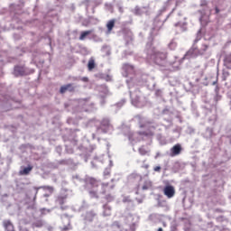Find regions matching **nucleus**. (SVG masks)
Returning a JSON list of instances; mask_svg holds the SVG:
<instances>
[{
  "label": "nucleus",
  "mask_w": 231,
  "mask_h": 231,
  "mask_svg": "<svg viewBox=\"0 0 231 231\" xmlns=\"http://www.w3.org/2000/svg\"><path fill=\"white\" fill-rule=\"evenodd\" d=\"M158 23H160V21H155V22H154V24H158Z\"/></svg>",
  "instance_id": "31"
},
{
  "label": "nucleus",
  "mask_w": 231,
  "mask_h": 231,
  "mask_svg": "<svg viewBox=\"0 0 231 231\" xmlns=\"http://www.w3.org/2000/svg\"><path fill=\"white\" fill-rule=\"evenodd\" d=\"M95 59L90 58L88 63V71H93V69H95Z\"/></svg>",
  "instance_id": "14"
},
{
  "label": "nucleus",
  "mask_w": 231,
  "mask_h": 231,
  "mask_svg": "<svg viewBox=\"0 0 231 231\" xmlns=\"http://www.w3.org/2000/svg\"><path fill=\"white\" fill-rule=\"evenodd\" d=\"M223 75L226 79V77H229L230 73L226 71V72H224Z\"/></svg>",
  "instance_id": "29"
},
{
  "label": "nucleus",
  "mask_w": 231,
  "mask_h": 231,
  "mask_svg": "<svg viewBox=\"0 0 231 231\" xmlns=\"http://www.w3.org/2000/svg\"><path fill=\"white\" fill-rule=\"evenodd\" d=\"M215 12H216V14H219V8L216 7Z\"/></svg>",
  "instance_id": "30"
},
{
  "label": "nucleus",
  "mask_w": 231,
  "mask_h": 231,
  "mask_svg": "<svg viewBox=\"0 0 231 231\" xmlns=\"http://www.w3.org/2000/svg\"><path fill=\"white\" fill-rule=\"evenodd\" d=\"M134 180H142V178L138 175L133 174L130 176L129 181L131 183H133V181H134Z\"/></svg>",
  "instance_id": "21"
},
{
  "label": "nucleus",
  "mask_w": 231,
  "mask_h": 231,
  "mask_svg": "<svg viewBox=\"0 0 231 231\" xmlns=\"http://www.w3.org/2000/svg\"><path fill=\"white\" fill-rule=\"evenodd\" d=\"M163 194L168 198V199H171L176 195V189L173 188L172 185H167L163 189Z\"/></svg>",
  "instance_id": "3"
},
{
  "label": "nucleus",
  "mask_w": 231,
  "mask_h": 231,
  "mask_svg": "<svg viewBox=\"0 0 231 231\" xmlns=\"http://www.w3.org/2000/svg\"><path fill=\"white\" fill-rule=\"evenodd\" d=\"M95 217H97V213H95V211L91 210V211H88L86 213L85 220L89 221L91 223V221H93V219H95Z\"/></svg>",
  "instance_id": "10"
},
{
  "label": "nucleus",
  "mask_w": 231,
  "mask_h": 231,
  "mask_svg": "<svg viewBox=\"0 0 231 231\" xmlns=\"http://www.w3.org/2000/svg\"><path fill=\"white\" fill-rule=\"evenodd\" d=\"M153 171H154L155 172H160V171H162V167H160V166H155V167L153 168Z\"/></svg>",
  "instance_id": "25"
},
{
  "label": "nucleus",
  "mask_w": 231,
  "mask_h": 231,
  "mask_svg": "<svg viewBox=\"0 0 231 231\" xmlns=\"http://www.w3.org/2000/svg\"><path fill=\"white\" fill-rule=\"evenodd\" d=\"M138 151L141 156H145V154L149 153V150L145 146H141Z\"/></svg>",
  "instance_id": "18"
},
{
  "label": "nucleus",
  "mask_w": 231,
  "mask_h": 231,
  "mask_svg": "<svg viewBox=\"0 0 231 231\" xmlns=\"http://www.w3.org/2000/svg\"><path fill=\"white\" fill-rule=\"evenodd\" d=\"M48 196H50V195H44L45 198H48Z\"/></svg>",
  "instance_id": "34"
},
{
  "label": "nucleus",
  "mask_w": 231,
  "mask_h": 231,
  "mask_svg": "<svg viewBox=\"0 0 231 231\" xmlns=\"http://www.w3.org/2000/svg\"><path fill=\"white\" fill-rule=\"evenodd\" d=\"M66 91H69L70 93H73V91H75V87H73V84L69 83L67 85L60 87V93H61V95H64Z\"/></svg>",
  "instance_id": "5"
},
{
  "label": "nucleus",
  "mask_w": 231,
  "mask_h": 231,
  "mask_svg": "<svg viewBox=\"0 0 231 231\" xmlns=\"http://www.w3.org/2000/svg\"><path fill=\"white\" fill-rule=\"evenodd\" d=\"M151 187H152V182L151 180H146L143 185V190H149Z\"/></svg>",
  "instance_id": "16"
},
{
  "label": "nucleus",
  "mask_w": 231,
  "mask_h": 231,
  "mask_svg": "<svg viewBox=\"0 0 231 231\" xmlns=\"http://www.w3.org/2000/svg\"><path fill=\"white\" fill-rule=\"evenodd\" d=\"M87 183L88 185H90L92 189H98V186L100 185V180L93 177H89L87 179Z\"/></svg>",
  "instance_id": "6"
},
{
  "label": "nucleus",
  "mask_w": 231,
  "mask_h": 231,
  "mask_svg": "<svg viewBox=\"0 0 231 231\" xmlns=\"http://www.w3.org/2000/svg\"><path fill=\"white\" fill-rule=\"evenodd\" d=\"M109 79H110L109 76H106V80H109Z\"/></svg>",
  "instance_id": "33"
},
{
  "label": "nucleus",
  "mask_w": 231,
  "mask_h": 231,
  "mask_svg": "<svg viewBox=\"0 0 231 231\" xmlns=\"http://www.w3.org/2000/svg\"><path fill=\"white\" fill-rule=\"evenodd\" d=\"M34 226H37V227L42 226V222H36L34 224Z\"/></svg>",
  "instance_id": "27"
},
{
  "label": "nucleus",
  "mask_w": 231,
  "mask_h": 231,
  "mask_svg": "<svg viewBox=\"0 0 231 231\" xmlns=\"http://www.w3.org/2000/svg\"><path fill=\"white\" fill-rule=\"evenodd\" d=\"M81 80L82 82H89V79L88 77H83Z\"/></svg>",
  "instance_id": "26"
},
{
  "label": "nucleus",
  "mask_w": 231,
  "mask_h": 231,
  "mask_svg": "<svg viewBox=\"0 0 231 231\" xmlns=\"http://www.w3.org/2000/svg\"><path fill=\"white\" fill-rule=\"evenodd\" d=\"M181 151H183L181 144L177 143L171 148V156H180V154H181Z\"/></svg>",
  "instance_id": "4"
},
{
  "label": "nucleus",
  "mask_w": 231,
  "mask_h": 231,
  "mask_svg": "<svg viewBox=\"0 0 231 231\" xmlns=\"http://www.w3.org/2000/svg\"><path fill=\"white\" fill-rule=\"evenodd\" d=\"M14 75L16 77H19V76L23 77V75H24V69L23 67H19V66L15 67L14 68Z\"/></svg>",
  "instance_id": "12"
},
{
  "label": "nucleus",
  "mask_w": 231,
  "mask_h": 231,
  "mask_svg": "<svg viewBox=\"0 0 231 231\" xmlns=\"http://www.w3.org/2000/svg\"><path fill=\"white\" fill-rule=\"evenodd\" d=\"M70 228H69V226H63L62 227V231H68V230H69Z\"/></svg>",
  "instance_id": "28"
},
{
  "label": "nucleus",
  "mask_w": 231,
  "mask_h": 231,
  "mask_svg": "<svg viewBox=\"0 0 231 231\" xmlns=\"http://www.w3.org/2000/svg\"><path fill=\"white\" fill-rule=\"evenodd\" d=\"M105 199H106V201H111L113 199V195L111 194V192L106 193Z\"/></svg>",
  "instance_id": "22"
},
{
  "label": "nucleus",
  "mask_w": 231,
  "mask_h": 231,
  "mask_svg": "<svg viewBox=\"0 0 231 231\" xmlns=\"http://www.w3.org/2000/svg\"><path fill=\"white\" fill-rule=\"evenodd\" d=\"M91 33H93V31L91 30L82 32L79 36V41H84V39H86L88 35H91Z\"/></svg>",
  "instance_id": "15"
},
{
  "label": "nucleus",
  "mask_w": 231,
  "mask_h": 231,
  "mask_svg": "<svg viewBox=\"0 0 231 231\" xmlns=\"http://www.w3.org/2000/svg\"><path fill=\"white\" fill-rule=\"evenodd\" d=\"M124 69H134V67L129 64H125L124 65Z\"/></svg>",
  "instance_id": "23"
},
{
  "label": "nucleus",
  "mask_w": 231,
  "mask_h": 231,
  "mask_svg": "<svg viewBox=\"0 0 231 231\" xmlns=\"http://www.w3.org/2000/svg\"><path fill=\"white\" fill-rule=\"evenodd\" d=\"M227 44H231V40H229V41L227 42Z\"/></svg>",
  "instance_id": "32"
},
{
  "label": "nucleus",
  "mask_w": 231,
  "mask_h": 231,
  "mask_svg": "<svg viewBox=\"0 0 231 231\" xmlns=\"http://www.w3.org/2000/svg\"><path fill=\"white\" fill-rule=\"evenodd\" d=\"M151 59L155 62V64H162V62L167 59V52L154 51L152 54Z\"/></svg>",
  "instance_id": "2"
},
{
  "label": "nucleus",
  "mask_w": 231,
  "mask_h": 231,
  "mask_svg": "<svg viewBox=\"0 0 231 231\" xmlns=\"http://www.w3.org/2000/svg\"><path fill=\"white\" fill-rule=\"evenodd\" d=\"M33 170V166H28L23 168V170H21L19 171L20 176H28V174H30V172H32V171Z\"/></svg>",
  "instance_id": "11"
},
{
  "label": "nucleus",
  "mask_w": 231,
  "mask_h": 231,
  "mask_svg": "<svg viewBox=\"0 0 231 231\" xmlns=\"http://www.w3.org/2000/svg\"><path fill=\"white\" fill-rule=\"evenodd\" d=\"M224 66L226 69H231V52L225 56Z\"/></svg>",
  "instance_id": "9"
},
{
  "label": "nucleus",
  "mask_w": 231,
  "mask_h": 231,
  "mask_svg": "<svg viewBox=\"0 0 231 231\" xmlns=\"http://www.w3.org/2000/svg\"><path fill=\"white\" fill-rule=\"evenodd\" d=\"M115 23H116V21L115 19L109 20L106 23V28H107V32H113V29L115 28Z\"/></svg>",
  "instance_id": "13"
},
{
  "label": "nucleus",
  "mask_w": 231,
  "mask_h": 231,
  "mask_svg": "<svg viewBox=\"0 0 231 231\" xmlns=\"http://www.w3.org/2000/svg\"><path fill=\"white\" fill-rule=\"evenodd\" d=\"M40 189H42V190H47L50 194H53V191L55 190L53 186H42Z\"/></svg>",
  "instance_id": "17"
},
{
  "label": "nucleus",
  "mask_w": 231,
  "mask_h": 231,
  "mask_svg": "<svg viewBox=\"0 0 231 231\" xmlns=\"http://www.w3.org/2000/svg\"><path fill=\"white\" fill-rule=\"evenodd\" d=\"M67 198V196H59L57 198V202L59 203V205H64V203H66Z\"/></svg>",
  "instance_id": "19"
},
{
  "label": "nucleus",
  "mask_w": 231,
  "mask_h": 231,
  "mask_svg": "<svg viewBox=\"0 0 231 231\" xmlns=\"http://www.w3.org/2000/svg\"><path fill=\"white\" fill-rule=\"evenodd\" d=\"M101 194H109L113 189H115L114 185H109V183H102L101 184Z\"/></svg>",
  "instance_id": "7"
},
{
  "label": "nucleus",
  "mask_w": 231,
  "mask_h": 231,
  "mask_svg": "<svg viewBox=\"0 0 231 231\" xmlns=\"http://www.w3.org/2000/svg\"><path fill=\"white\" fill-rule=\"evenodd\" d=\"M141 129H143V127H147L146 130L143 131V132H139V134L141 136H153L154 133H156V125H151V122H146L143 125H140Z\"/></svg>",
  "instance_id": "1"
},
{
  "label": "nucleus",
  "mask_w": 231,
  "mask_h": 231,
  "mask_svg": "<svg viewBox=\"0 0 231 231\" xmlns=\"http://www.w3.org/2000/svg\"><path fill=\"white\" fill-rule=\"evenodd\" d=\"M101 127H109V119H103L101 121Z\"/></svg>",
  "instance_id": "20"
},
{
  "label": "nucleus",
  "mask_w": 231,
  "mask_h": 231,
  "mask_svg": "<svg viewBox=\"0 0 231 231\" xmlns=\"http://www.w3.org/2000/svg\"><path fill=\"white\" fill-rule=\"evenodd\" d=\"M89 194H91V196H93V198H98V194L97 191L91 190V191H89Z\"/></svg>",
  "instance_id": "24"
},
{
  "label": "nucleus",
  "mask_w": 231,
  "mask_h": 231,
  "mask_svg": "<svg viewBox=\"0 0 231 231\" xmlns=\"http://www.w3.org/2000/svg\"><path fill=\"white\" fill-rule=\"evenodd\" d=\"M4 228L7 231H15L14 228V224H12V221L10 220H4L3 221Z\"/></svg>",
  "instance_id": "8"
}]
</instances>
